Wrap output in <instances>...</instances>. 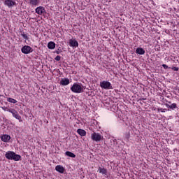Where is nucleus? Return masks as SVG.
<instances>
[{
	"label": "nucleus",
	"mask_w": 179,
	"mask_h": 179,
	"mask_svg": "<svg viewBox=\"0 0 179 179\" xmlns=\"http://www.w3.org/2000/svg\"><path fill=\"white\" fill-rule=\"evenodd\" d=\"M27 3L31 8H36V6H38L40 4V0H27Z\"/></svg>",
	"instance_id": "6e6552de"
},
{
	"label": "nucleus",
	"mask_w": 179,
	"mask_h": 179,
	"mask_svg": "<svg viewBox=\"0 0 179 179\" xmlns=\"http://www.w3.org/2000/svg\"><path fill=\"white\" fill-rule=\"evenodd\" d=\"M48 48H49V50H54V48H55V43L53 41L49 42L48 43Z\"/></svg>",
	"instance_id": "f3484780"
},
{
	"label": "nucleus",
	"mask_w": 179,
	"mask_h": 179,
	"mask_svg": "<svg viewBox=\"0 0 179 179\" xmlns=\"http://www.w3.org/2000/svg\"><path fill=\"white\" fill-rule=\"evenodd\" d=\"M172 71H178L179 70V68L178 67H172L171 68Z\"/></svg>",
	"instance_id": "bb28decb"
},
{
	"label": "nucleus",
	"mask_w": 179,
	"mask_h": 179,
	"mask_svg": "<svg viewBox=\"0 0 179 179\" xmlns=\"http://www.w3.org/2000/svg\"><path fill=\"white\" fill-rule=\"evenodd\" d=\"M119 118L121 121H125V120L127 119V117L125 116H124V115L122 113H121V115H120Z\"/></svg>",
	"instance_id": "4be33fe9"
},
{
	"label": "nucleus",
	"mask_w": 179,
	"mask_h": 179,
	"mask_svg": "<svg viewBox=\"0 0 179 179\" xmlns=\"http://www.w3.org/2000/svg\"><path fill=\"white\" fill-rule=\"evenodd\" d=\"M65 155H66V156H69V157H72V158L76 157V155L70 151H66L65 152Z\"/></svg>",
	"instance_id": "6ab92c4d"
},
{
	"label": "nucleus",
	"mask_w": 179,
	"mask_h": 179,
	"mask_svg": "<svg viewBox=\"0 0 179 179\" xmlns=\"http://www.w3.org/2000/svg\"><path fill=\"white\" fill-rule=\"evenodd\" d=\"M56 171H58L59 173H63L64 171V166L61 165H57L55 167Z\"/></svg>",
	"instance_id": "2eb2a0df"
},
{
	"label": "nucleus",
	"mask_w": 179,
	"mask_h": 179,
	"mask_svg": "<svg viewBox=\"0 0 179 179\" xmlns=\"http://www.w3.org/2000/svg\"><path fill=\"white\" fill-rule=\"evenodd\" d=\"M13 117L15 118L16 120H18L20 122H22V116L19 115L17 113V110H15L14 108L11 109V112H10Z\"/></svg>",
	"instance_id": "423d86ee"
},
{
	"label": "nucleus",
	"mask_w": 179,
	"mask_h": 179,
	"mask_svg": "<svg viewBox=\"0 0 179 179\" xmlns=\"http://www.w3.org/2000/svg\"><path fill=\"white\" fill-rule=\"evenodd\" d=\"M5 157L8 160H14V162H19L22 159V156L15 153L13 151H8L5 154Z\"/></svg>",
	"instance_id": "f03ea898"
},
{
	"label": "nucleus",
	"mask_w": 179,
	"mask_h": 179,
	"mask_svg": "<svg viewBox=\"0 0 179 179\" xmlns=\"http://www.w3.org/2000/svg\"><path fill=\"white\" fill-rule=\"evenodd\" d=\"M162 66L164 67V69H169V66L166 64H162Z\"/></svg>",
	"instance_id": "a878e982"
},
{
	"label": "nucleus",
	"mask_w": 179,
	"mask_h": 179,
	"mask_svg": "<svg viewBox=\"0 0 179 179\" xmlns=\"http://www.w3.org/2000/svg\"><path fill=\"white\" fill-rule=\"evenodd\" d=\"M166 103H169V104H171V101H166Z\"/></svg>",
	"instance_id": "c85d7f7f"
},
{
	"label": "nucleus",
	"mask_w": 179,
	"mask_h": 179,
	"mask_svg": "<svg viewBox=\"0 0 179 179\" xmlns=\"http://www.w3.org/2000/svg\"><path fill=\"white\" fill-rule=\"evenodd\" d=\"M7 101H8V103H12L13 104H16V103H17V101L13 98H7Z\"/></svg>",
	"instance_id": "aec40b11"
},
{
	"label": "nucleus",
	"mask_w": 179,
	"mask_h": 179,
	"mask_svg": "<svg viewBox=\"0 0 179 179\" xmlns=\"http://www.w3.org/2000/svg\"><path fill=\"white\" fill-rule=\"evenodd\" d=\"M69 44L70 47H73V48H76V47H79V43L77 42L76 39H70L69 41Z\"/></svg>",
	"instance_id": "1a4fd4ad"
},
{
	"label": "nucleus",
	"mask_w": 179,
	"mask_h": 179,
	"mask_svg": "<svg viewBox=\"0 0 179 179\" xmlns=\"http://www.w3.org/2000/svg\"><path fill=\"white\" fill-rule=\"evenodd\" d=\"M77 134H78V135H80V136H86V131L82 129H78L77 130Z\"/></svg>",
	"instance_id": "dca6fc26"
},
{
	"label": "nucleus",
	"mask_w": 179,
	"mask_h": 179,
	"mask_svg": "<svg viewBox=\"0 0 179 179\" xmlns=\"http://www.w3.org/2000/svg\"><path fill=\"white\" fill-rule=\"evenodd\" d=\"M35 12L38 15H43V13H45V8L43 6L37 7L35 10Z\"/></svg>",
	"instance_id": "9d476101"
},
{
	"label": "nucleus",
	"mask_w": 179,
	"mask_h": 179,
	"mask_svg": "<svg viewBox=\"0 0 179 179\" xmlns=\"http://www.w3.org/2000/svg\"><path fill=\"white\" fill-rule=\"evenodd\" d=\"M124 136H125L126 139H129V136H131V134H129V132L126 133L124 134Z\"/></svg>",
	"instance_id": "b1692460"
},
{
	"label": "nucleus",
	"mask_w": 179,
	"mask_h": 179,
	"mask_svg": "<svg viewBox=\"0 0 179 179\" xmlns=\"http://www.w3.org/2000/svg\"><path fill=\"white\" fill-rule=\"evenodd\" d=\"M100 87L101 89H104L105 90H110V89H113V85H111V83L107 80H103L100 82Z\"/></svg>",
	"instance_id": "7ed1b4c3"
},
{
	"label": "nucleus",
	"mask_w": 179,
	"mask_h": 179,
	"mask_svg": "<svg viewBox=\"0 0 179 179\" xmlns=\"http://www.w3.org/2000/svg\"><path fill=\"white\" fill-rule=\"evenodd\" d=\"M4 5L8 8H13V6H16V1L15 0H4Z\"/></svg>",
	"instance_id": "0eeeda50"
},
{
	"label": "nucleus",
	"mask_w": 179,
	"mask_h": 179,
	"mask_svg": "<svg viewBox=\"0 0 179 179\" xmlns=\"http://www.w3.org/2000/svg\"><path fill=\"white\" fill-rule=\"evenodd\" d=\"M71 83V81L69 78H62L60 81V85L62 86H68Z\"/></svg>",
	"instance_id": "f8f14e48"
},
{
	"label": "nucleus",
	"mask_w": 179,
	"mask_h": 179,
	"mask_svg": "<svg viewBox=\"0 0 179 179\" xmlns=\"http://www.w3.org/2000/svg\"><path fill=\"white\" fill-rule=\"evenodd\" d=\"M99 171L101 174H103V176H106V174H107V169L105 168L99 167Z\"/></svg>",
	"instance_id": "a211bd4d"
},
{
	"label": "nucleus",
	"mask_w": 179,
	"mask_h": 179,
	"mask_svg": "<svg viewBox=\"0 0 179 179\" xmlns=\"http://www.w3.org/2000/svg\"><path fill=\"white\" fill-rule=\"evenodd\" d=\"M21 36L24 38V40H29V36L27 34H24V32L21 31Z\"/></svg>",
	"instance_id": "412c9836"
},
{
	"label": "nucleus",
	"mask_w": 179,
	"mask_h": 179,
	"mask_svg": "<svg viewBox=\"0 0 179 179\" xmlns=\"http://www.w3.org/2000/svg\"><path fill=\"white\" fill-rule=\"evenodd\" d=\"M160 111H161V113H166V111H167V109H166V108H161Z\"/></svg>",
	"instance_id": "cd10ccee"
},
{
	"label": "nucleus",
	"mask_w": 179,
	"mask_h": 179,
	"mask_svg": "<svg viewBox=\"0 0 179 179\" xmlns=\"http://www.w3.org/2000/svg\"><path fill=\"white\" fill-rule=\"evenodd\" d=\"M70 89L73 93H83L86 87L83 86L82 83H75Z\"/></svg>",
	"instance_id": "f257e3e1"
},
{
	"label": "nucleus",
	"mask_w": 179,
	"mask_h": 179,
	"mask_svg": "<svg viewBox=\"0 0 179 179\" xmlns=\"http://www.w3.org/2000/svg\"><path fill=\"white\" fill-rule=\"evenodd\" d=\"M55 59V61H61V56H59V55L56 56Z\"/></svg>",
	"instance_id": "393cba45"
},
{
	"label": "nucleus",
	"mask_w": 179,
	"mask_h": 179,
	"mask_svg": "<svg viewBox=\"0 0 179 179\" xmlns=\"http://www.w3.org/2000/svg\"><path fill=\"white\" fill-rule=\"evenodd\" d=\"M136 54H138V55H144L145 50L142 48H137L136 50Z\"/></svg>",
	"instance_id": "4468645a"
},
{
	"label": "nucleus",
	"mask_w": 179,
	"mask_h": 179,
	"mask_svg": "<svg viewBox=\"0 0 179 179\" xmlns=\"http://www.w3.org/2000/svg\"><path fill=\"white\" fill-rule=\"evenodd\" d=\"M166 107H167V108H170V110H176V108H177V103H173L172 104H169V103H165Z\"/></svg>",
	"instance_id": "ddd939ff"
},
{
	"label": "nucleus",
	"mask_w": 179,
	"mask_h": 179,
	"mask_svg": "<svg viewBox=\"0 0 179 179\" xmlns=\"http://www.w3.org/2000/svg\"><path fill=\"white\" fill-rule=\"evenodd\" d=\"M2 108L4 111H8V113H10L13 109V108H8V107H2Z\"/></svg>",
	"instance_id": "5701e85b"
},
{
	"label": "nucleus",
	"mask_w": 179,
	"mask_h": 179,
	"mask_svg": "<svg viewBox=\"0 0 179 179\" xmlns=\"http://www.w3.org/2000/svg\"><path fill=\"white\" fill-rule=\"evenodd\" d=\"M21 51L22 54H30L33 52V48L29 45H24L22 48Z\"/></svg>",
	"instance_id": "39448f33"
},
{
	"label": "nucleus",
	"mask_w": 179,
	"mask_h": 179,
	"mask_svg": "<svg viewBox=\"0 0 179 179\" xmlns=\"http://www.w3.org/2000/svg\"><path fill=\"white\" fill-rule=\"evenodd\" d=\"M0 138L2 141V142L8 143L10 141V136H9L8 134L2 135V136H1Z\"/></svg>",
	"instance_id": "9b49d317"
},
{
	"label": "nucleus",
	"mask_w": 179,
	"mask_h": 179,
	"mask_svg": "<svg viewBox=\"0 0 179 179\" xmlns=\"http://www.w3.org/2000/svg\"><path fill=\"white\" fill-rule=\"evenodd\" d=\"M103 138V136L99 133L94 132L91 134V139H92L94 142H100Z\"/></svg>",
	"instance_id": "20e7f679"
}]
</instances>
